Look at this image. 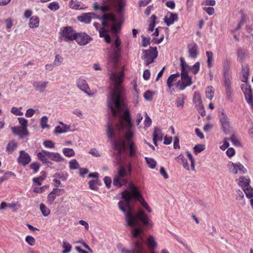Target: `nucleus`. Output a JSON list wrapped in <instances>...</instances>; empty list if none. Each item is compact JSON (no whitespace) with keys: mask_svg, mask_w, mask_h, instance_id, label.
I'll return each instance as SVG.
<instances>
[{"mask_svg":"<svg viewBox=\"0 0 253 253\" xmlns=\"http://www.w3.org/2000/svg\"><path fill=\"white\" fill-rule=\"evenodd\" d=\"M131 171L130 164L126 166L121 165L118 173L113 179V184L118 187L126 184L127 183L126 177L130 175Z\"/></svg>","mask_w":253,"mask_h":253,"instance_id":"nucleus-6","label":"nucleus"},{"mask_svg":"<svg viewBox=\"0 0 253 253\" xmlns=\"http://www.w3.org/2000/svg\"><path fill=\"white\" fill-rule=\"evenodd\" d=\"M18 120L20 125V126L25 128V129H27L28 126V120L23 117L18 118Z\"/></svg>","mask_w":253,"mask_h":253,"instance_id":"nucleus-44","label":"nucleus"},{"mask_svg":"<svg viewBox=\"0 0 253 253\" xmlns=\"http://www.w3.org/2000/svg\"><path fill=\"white\" fill-rule=\"evenodd\" d=\"M62 58L59 55H56L55 57L53 63L56 66H59L62 63Z\"/></svg>","mask_w":253,"mask_h":253,"instance_id":"nucleus-62","label":"nucleus"},{"mask_svg":"<svg viewBox=\"0 0 253 253\" xmlns=\"http://www.w3.org/2000/svg\"><path fill=\"white\" fill-rule=\"evenodd\" d=\"M147 244L150 252L154 251L157 245V242H156L154 238L152 236H150L148 238L147 240Z\"/></svg>","mask_w":253,"mask_h":253,"instance_id":"nucleus-29","label":"nucleus"},{"mask_svg":"<svg viewBox=\"0 0 253 253\" xmlns=\"http://www.w3.org/2000/svg\"><path fill=\"white\" fill-rule=\"evenodd\" d=\"M76 34V32L71 27H65L60 30V39L69 42L75 40Z\"/></svg>","mask_w":253,"mask_h":253,"instance_id":"nucleus-9","label":"nucleus"},{"mask_svg":"<svg viewBox=\"0 0 253 253\" xmlns=\"http://www.w3.org/2000/svg\"><path fill=\"white\" fill-rule=\"evenodd\" d=\"M64 155L68 157H71L75 155V153L74 151L72 148H65L62 151Z\"/></svg>","mask_w":253,"mask_h":253,"instance_id":"nucleus-40","label":"nucleus"},{"mask_svg":"<svg viewBox=\"0 0 253 253\" xmlns=\"http://www.w3.org/2000/svg\"><path fill=\"white\" fill-rule=\"evenodd\" d=\"M187 157L191 162V168L193 170H195V161L194 159L193 158L192 154L188 151L186 152Z\"/></svg>","mask_w":253,"mask_h":253,"instance_id":"nucleus-59","label":"nucleus"},{"mask_svg":"<svg viewBox=\"0 0 253 253\" xmlns=\"http://www.w3.org/2000/svg\"><path fill=\"white\" fill-rule=\"evenodd\" d=\"M224 85L226 90L227 98L228 100H231L232 95V90L231 86L230 78L226 77V78H224Z\"/></svg>","mask_w":253,"mask_h":253,"instance_id":"nucleus-18","label":"nucleus"},{"mask_svg":"<svg viewBox=\"0 0 253 253\" xmlns=\"http://www.w3.org/2000/svg\"><path fill=\"white\" fill-rule=\"evenodd\" d=\"M92 18L99 19L102 20V16L99 17L94 12L85 13L78 16L77 17L78 20L80 22L84 23L85 24L89 23Z\"/></svg>","mask_w":253,"mask_h":253,"instance_id":"nucleus-11","label":"nucleus"},{"mask_svg":"<svg viewBox=\"0 0 253 253\" xmlns=\"http://www.w3.org/2000/svg\"><path fill=\"white\" fill-rule=\"evenodd\" d=\"M48 83L47 81H37L33 83V86L36 90L43 92L47 87Z\"/></svg>","mask_w":253,"mask_h":253,"instance_id":"nucleus-21","label":"nucleus"},{"mask_svg":"<svg viewBox=\"0 0 253 253\" xmlns=\"http://www.w3.org/2000/svg\"><path fill=\"white\" fill-rule=\"evenodd\" d=\"M4 22L7 31L9 32V30L11 28L13 24V20H12V19L9 18L5 19Z\"/></svg>","mask_w":253,"mask_h":253,"instance_id":"nucleus-57","label":"nucleus"},{"mask_svg":"<svg viewBox=\"0 0 253 253\" xmlns=\"http://www.w3.org/2000/svg\"><path fill=\"white\" fill-rule=\"evenodd\" d=\"M48 8L52 11H56L60 8L59 4L57 1H53L48 4Z\"/></svg>","mask_w":253,"mask_h":253,"instance_id":"nucleus-42","label":"nucleus"},{"mask_svg":"<svg viewBox=\"0 0 253 253\" xmlns=\"http://www.w3.org/2000/svg\"><path fill=\"white\" fill-rule=\"evenodd\" d=\"M69 7L74 9L78 10L83 9L81 6L80 2L76 3L73 0H71L69 2Z\"/></svg>","mask_w":253,"mask_h":253,"instance_id":"nucleus-45","label":"nucleus"},{"mask_svg":"<svg viewBox=\"0 0 253 253\" xmlns=\"http://www.w3.org/2000/svg\"><path fill=\"white\" fill-rule=\"evenodd\" d=\"M219 118L223 130L225 133H228L230 129V125L227 116L224 112H221L219 115Z\"/></svg>","mask_w":253,"mask_h":253,"instance_id":"nucleus-12","label":"nucleus"},{"mask_svg":"<svg viewBox=\"0 0 253 253\" xmlns=\"http://www.w3.org/2000/svg\"><path fill=\"white\" fill-rule=\"evenodd\" d=\"M48 118L46 116H44L41 119L40 126L42 129L48 128L49 125L47 124Z\"/></svg>","mask_w":253,"mask_h":253,"instance_id":"nucleus-38","label":"nucleus"},{"mask_svg":"<svg viewBox=\"0 0 253 253\" xmlns=\"http://www.w3.org/2000/svg\"><path fill=\"white\" fill-rule=\"evenodd\" d=\"M142 52L143 54L141 58L144 60L145 64L147 66L154 62L155 59L158 56L156 47H150L147 50L143 49Z\"/></svg>","mask_w":253,"mask_h":253,"instance_id":"nucleus-8","label":"nucleus"},{"mask_svg":"<svg viewBox=\"0 0 253 253\" xmlns=\"http://www.w3.org/2000/svg\"><path fill=\"white\" fill-rule=\"evenodd\" d=\"M156 19V16L155 15H152L151 16V21L150 24L149 25L148 30L149 31L152 32L154 30V27L155 26V20Z\"/></svg>","mask_w":253,"mask_h":253,"instance_id":"nucleus-49","label":"nucleus"},{"mask_svg":"<svg viewBox=\"0 0 253 253\" xmlns=\"http://www.w3.org/2000/svg\"><path fill=\"white\" fill-rule=\"evenodd\" d=\"M92 40V38L85 33H77L75 40L80 45H85L88 44Z\"/></svg>","mask_w":253,"mask_h":253,"instance_id":"nucleus-10","label":"nucleus"},{"mask_svg":"<svg viewBox=\"0 0 253 253\" xmlns=\"http://www.w3.org/2000/svg\"><path fill=\"white\" fill-rule=\"evenodd\" d=\"M108 1L117 5L118 12L121 13L123 7L125 5V2L123 0H108Z\"/></svg>","mask_w":253,"mask_h":253,"instance_id":"nucleus-32","label":"nucleus"},{"mask_svg":"<svg viewBox=\"0 0 253 253\" xmlns=\"http://www.w3.org/2000/svg\"><path fill=\"white\" fill-rule=\"evenodd\" d=\"M21 109L22 107L16 108L15 107H13L11 108V112L15 115L22 116L23 115V113L21 111Z\"/></svg>","mask_w":253,"mask_h":253,"instance_id":"nucleus-54","label":"nucleus"},{"mask_svg":"<svg viewBox=\"0 0 253 253\" xmlns=\"http://www.w3.org/2000/svg\"><path fill=\"white\" fill-rule=\"evenodd\" d=\"M190 71H191L194 74H196L198 73L200 70V62H196L193 66H190Z\"/></svg>","mask_w":253,"mask_h":253,"instance_id":"nucleus-52","label":"nucleus"},{"mask_svg":"<svg viewBox=\"0 0 253 253\" xmlns=\"http://www.w3.org/2000/svg\"><path fill=\"white\" fill-rule=\"evenodd\" d=\"M185 99V97L183 95H182L180 97L177 98L176 102L177 106L178 107H180L181 108H183Z\"/></svg>","mask_w":253,"mask_h":253,"instance_id":"nucleus-51","label":"nucleus"},{"mask_svg":"<svg viewBox=\"0 0 253 253\" xmlns=\"http://www.w3.org/2000/svg\"><path fill=\"white\" fill-rule=\"evenodd\" d=\"M62 247L64 249L62 253H69L72 249V246L67 242L66 240L63 241Z\"/></svg>","mask_w":253,"mask_h":253,"instance_id":"nucleus-35","label":"nucleus"},{"mask_svg":"<svg viewBox=\"0 0 253 253\" xmlns=\"http://www.w3.org/2000/svg\"><path fill=\"white\" fill-rule=\"evenodd\" d=\"M99 32L100 37L104 38V40L105 41V42H106L109 43L110 42V41H111L110 37L109 36V35H108L106 33V31L104 30L103 28H101L100 29H99Z\"/></svg>","mask_w":253,"mask_h":253,"instance_id":"nucleus-37","label":"nucleus"},{"mask_svg":"<svg viewBox=\"0 0 253 253\" xmlns=\"http://www.w3.org/2000/svg\"><path fill=\"white\" fill-rule=\"evenodd\" d=\"M44 180V177L40 176L38 177H35L33 179V182L37 185H41L42 182Z\"/></svg>","mask_w":253,"mask_h":253,"instance_id":"nucleus-63","label":"nucleus"},{"mask_svg":"<svg viewBox=\"0 0 253 253\" xmlns=\"http://www.w3.org/2000/svg\"><path fill=\"white\" fill-rule=\"evenodd\" d=\"M12 132L18 136L20 138H23L26 136L29 135L27 129H25L20 126H13L11 127Z\"/></svg>","mask_w":253,"mask_h":253,"instance_id":"nucleus-15","label":"nucleus"},{"mask_svg":"<svg viewBox=\"0 0 253 253\" xmlns=\"http://www.w3.org/2000/svg\"><path fill=\"white\" fill-rule=\"evenodd\" d=\"M207 56V64L209 68L212 66V62L213 61V54L212 52L208 51L206 52Z\"/></svg>","mask_w":253,"mask_h":253,"instance_id":"nucleus-34","label":"nucleus"},{"mask_svg":"<svg viewBox=\"0 0 253 253\" xmlns=\"http://www.w3.org/2000/svg\"><path fill=\"white\" fill-rule=\"evenodd\" d=\"M35 112V110H34L33 109L29 108L27 110L25 113V116L28 118H30L34 115Z\"/></svg>","mask_w":253,"mask_h":253,"instance_id":"nucleus-64","label":"nucleus"},{"mask_svg":"<svg viewBox=\"0 0 253 253\" xmlns=\"http://www.w3.org/2000/svg\"><path fill=\"white\" fill-rule=\"evenodd\" d=\"M242 89L244 92L245 96L246 101L248 103L251 104V105H253V100L252 99V96L251 94V89L249 88V86H246L245 91L244 90V88L242 87Z\"/></svg>","mask_w":253,"mask_h":253,"instance_id":"nucleus-27","label":"nucleus"},{"mask_svg":"<svg viewBox=\"0 0 253 253\" xmlns=\"http://www.w3.org/2000/svg\"><path fill=\"white\" fill-rule=\"evenodd\" d=\"M176 158L181 161V162L184 169L187 170H189V167L188 166L187 161L182 155H179Z\"/></svg>","mask_w":253,"mask_h":253,"instance_id":"nucleus-39","label":"nucleus"},{"mask_svg":"<svg viewBox=\"0 0 253 253\" xmlns=\"http://www.w3.org/2000/svg\"><path fill=\"white\" fill-rule=\"evenodd\" d=\"M188 53L191 58H196L198 56V46L196 43L188 45Z\"/></svg>","mask_w":253,"mask_h":253,"instance_id":"nucleus-24","label":"nucleus"},{"mask_svg":"<svg viewBox=\"0 0 253 253\" xmlns=\"http://www.w3.org/2000/svg\"><path fill=\"white\" fill-rule=\"evenodd\" d=\"M78 87L89 96H92V94L90 93V88L87 82L84 79L79 78L76 81Z\"/></svg>","mask_w":253,"mask_h":253,"instance_id":"nucleus-13","label":"nucleus"},{"mask_svg":"<svg viewBox=\"0 0 253 253\" xmlns=\"http://www.w3.org/2000/svg\"><path fill=\"white\" fill-rule=\"evenodd\" d=\"M131 192L125 190L122 193L123 201L119 203V208L125 214V220L128 226L132 227L131 231L133 240V248L131 250L122 249V253H144V237L143 229L144 227L152 226L153 223L150 221L147 216L142 211L137 213L130 207V201L134 198L137 200L141 205L149 212L152 210L147 202L142 198L141 194L137 190L136 187L132 184L130 186Z\"/></svg>","mask_w":253,"mask_h":253,"instance_id":"nucleus-2","label":"nucleus"},{"mask_svg":"<svg viewBox=\"0 0 253 253\" xmlns=\"http://www.w3.org/2000/svg\"><path fill=\"white\" fill-rule=\"evenodd\" d=\"M25 241L30 246H34L35 244V239L31 236H26Z\"/></svg>","mask_w":253,"mask_h":253,"instance_id":"nucleus-61","label":"nucleus"},{"mask_svg":"<svg viewBox=\"0 0 253 253\" xmlns=\"http://www.w3.org/2000/svg\"><path fill=\"white\" fill-rule=\"evenodd\" d=\"M40 20L37 16H32L29 21V26L31 28H37L39 26Z\"/></svg>","mask_w":253,"mask_h":253,"instance_id":"nucleus-30","label":"nucleus"},{"mask_svg":"<svg viewBox=\"0 0 253 253\" xmlns=\"http://www.w3.org/2000/svg\"><path fill=\"white\" fill-rule=\"evenodd\" d=\"M250 180L245 177H240L239 179L238 184L242 187L243 190L250 186Z\"/></svg>","mask_w":253,"mask_h":253,"instance_id":"nucleus-31","label":"nucleus"},{"mask_svg":"<svg viewBox=\"0 0 253 253\" xmlns=\"http://www.w3.org/2000/svg\"><path fill=\"white\" fill-rule=\"evenodd\" d=\"M246 52L244 50L239 49L238 50V59L240 61H243L246 56Z\"/></svg>","mask_w":253,"mask_h":253,"instance_id":"nucleus-55","label":"nucleus"},{"mask_svg":"<svg viewBox=\"0 0 253 253\" xmlns=\"http://www.w3.org/2000/svg\"><path fill=\"white\" fill-rule=\"evenodd\" d=\"M44 146L47 148H53L55 147L54 143L50 140H45L43 142Z\"/></svg>","mask_w":253,"mask_h":253,"instance_id":"nucleus-60","label":"nucleus"},{"mask_svg":"<svg viewBox=\"0 0 253 253\" xmlns=\"http://www.w3.org/2000/svg\"><path fill=\"white\" fill-rule=\"evenodd\" d=\"M154 95V93L150 91L147 90L144 94V98L148 101H151L152 100Z\"/></svg>","mask_w":253,"mask_h":253,"instance_id":"nucleus-56","label":"nucleus"},{"mask_svg":"<svg viewBox=\"0 0 253 253\" xmlns=\"http://www.w3.org/2000/svg\"><path fill=\"white\" fill-rule=\"evenodd\" d=\"M49 159L57 163H59L64 160L63 158L58 153L49 152Z\"/></svg>","mask_w":253,"mask_h":253,"instance_id":"nucleus-26","label":"nucleus"},{"mask_svg":"<svg viewBox=\"0 0 253 253\" xmlns=\"http://www.w3.org/2000/svg\"><path fill=\"white\" fill-rule=\"evenodd\" d=\"M124 73L113 72L110 79L113 84L107 98L108 106L114 117H118V123L116 126L109 125L107 135L109 139L114 141L113 148L117 151V159L119 162L121 155L125 150V144L123 136L125 139L129 149V155L134 156L136 148L132 138L134 135L133 124L129 111L126 108L124 90L122 86L123 82Z\"/></svg>","mask_w":253,"mask_h":253,"instance_id":"nucleus-1","label":"nucleus"},{"mask_svg":"<svg viewBox=\"0 0 253 253\" xmlns=\"http://www.w3.org/2000/svg\"><path fill=\"white\" fill-rule=\"evenodd\" d=\"M179 77V74L176 73L171 74L169 76L167 81V84L169 88V91L171 93L172 91L171 87L174 85L176 86V84L178 80V78Z\"/></svg>","mask_w":253,"mask_h":253,"instance_id":"nucleus-16","label":"nucleus"},{"mask_svg":"<svg viewBox=\"0 0 253 253\" xmlns=\"http://www.w3.org/2000/svg\"><path fill=\"white\" fill-rule=\"evenodd\" d=\"M243 191L248 198H252L253 197V189L250 186L246 188Z\"/></svg>","mask_w":253,"mask_h":253,"instance_id":"nucleus-50","label":"nucleus"},{"mask_svg":"<svg viewBox=\"0 0 253 253\" xmlns=\"http://www.w3.org/2000/svg\"><path fill=\"white\" fill-rule=\"evenodd\" d=\"M162 138L163 134L161 130L158 127H155L153 133V140L154 144L157 145V142L159 140H162Z\"/></svg>","mask_w":253,"mask_h":253,"instance_id":"nucleus-25","label":"nucleus"},{"mask_svg":"<svg viewBox=\"0 0 253 253\" xmlns=\"http://www.w3.org/2000/svg\"><path fill=\"white\" fill-rule=\"evenodd\" d=\"M40 209L44 216H48L50 213V210L44 204H41Z\"/></svg>","mask_w":253,"mask_h":253,"instance_id":"nucleus-36","label":"nucleus"},{"mask_svg":"<svg viewBox=\"0 0 253 253\" xmlns=\"http://www.w3.org/2000/svg\"><path fill=\"white\" fill-rule=\"evenodd\" d=\"M206 96L207 98L210 100L212 99L214 96V92L212 89V87L209 86L206 88Z\"/></svg>","mask_w":253,"mask_h":253,"instance_id":"nucleus-43","label":"nucleus"},{"mask_svg":"<svg viewBox=\"0 0 253 253\" xmlns=\"http://www.w3.org/2000/svg\"><path fill=\"white\" fill-rule=\"evenodd\" d=\"M18 163L23 166L28 165L31 161L29 155L24 151H20V155L18 158Z\"/></svg>","mask_w":253,"mask_h":253,"instance_id":"nucleus-14","label":"nucleus"},{"mask_svg":"<svg viewBox=\"0 0 253 253\" xmlns=\"http://www.w3.org/2000/svg\"><path fill=\"white\" fill-rule=\"evenodd\" d=\"M249 71L250 68L248 65L245 66L242 69V74L244 78V80H243V82H246V81H247L249 75Z\"/></svg>","mask_w":253,"mask_h":253,"instance_id":"nucleus-41","label":"nucleus"},{"mask_svg":"<svg viewBox=\"0 0 253 253\" xmlns=\"http://www.w3.org/2000/svg\"><path fill=\"white\" fill-rule=\"evenodd\" d=\"M181 68V79L178 80L176 84V87L180 90H184L187 86L192 84L191 77L188 75L190 67L186 64L183 58H180Z\"/></svg>","mask_w":253,"mask_h":253,"instance_id":"nucleus-5","label":"nucleus"},{"mask_svg":"<svg viewBox=\"0 0 253 253\" xmlns=\"http://www.w3.org/2000/svg\"><path fill=\"white\" fill-rule=\"evenodd\" d=\"M60 125L55 127L54 129V133L58 134L64 133L68 132L69 130V126L67 125L60 122Z\"/></svg>","mask_w":253,"mask_h":253,"instance_id":"nucleus-23","label":"nucleus"},{"mask_svg":"<svg viewBox=\"0 0 253 253\" xmlns=\"http://www.w3.org/2000/svg\"><path fill=\"white\" fill-rule=\"evenodd\" d=\"M223 70H224V78H226V77L230 78L229 74V69L230 66V62L227 59H224L223 61Z\"/></svg>","mask_w":253,"mask_h":253,"instance_id":"nucleus-28","label":"nucleus"},{"mask_svg":"<svg viewBox=\"0 0 253 253\" xmlns=\"http://www.w3.org/2000/svg\"><path fill=\"white\" fill-rule=\"evenodd\" d=\"M195 107L199 113L201 114L202 116L205 115V111L204 110V106L202 105V103L199 102V103H195Z\"/></svg>","mask_w":253,"mask_h":253,"instance_id":"nucleus-48","label":"nucleus"},{"mask_svg":"<svg viewBox=\"0 0 253 253\" xmlns=\"http://www.w3.org/2000/svg\"><path fill=\"white\" fill-rule=\"evenodd\" d=\"M193 102L194 103H199L202 102L201 95L199 92H195L193 96Z\"/></svg>","mask_w":253,"mask_h":253,"instance_id":"nucleus-58","label":"nucleus"},{"mask_svg":"<svg viewBox=\"0 0 253 253\" xmlns=\"http://www.w3.org/2000/svg\"><path fill=\"white\" fill-rule=\"evenodd\" d=\"M131 192L125 190L122 193L123 201L119 203V208L125 214V220L128 226L132 227L131 231L133 240V248L131 250L122 249V253H144V237L143 229L144 227L152 226L153 223L150 221L147 216L142 211L137 213L130 207V201L134 198L137 200L141 205L149 212L152 210L147 202L142 198L141 194L137 190L136 187L132 184L130 186Z\"/></svg>","mask_w":253,"mask_h":253,"instance_id":"nucleus-3","label":"nucleus"},{"mask_svg":"<svg viewBox=\"0 0 253 253\" xmlns=\"http://www.w3.org/2000/svg\"><path fill=\"white\" fill-rule=\"evenodd\" d=\"M205 149V146L203 144H198L195 146L194 147V151L196 154L201 152L204 151Z\"/></svg>","mask_w":253,"mask_h":253,"instance_id":"nucleus-53","label":"nucleus"},{"mask_svg":"<svg viewBox=\"0 0 253 253\" xmlns=\"http://www.w3.org/2000/svg\"><path fill=\"white\" fill-rule=\"evenodd\" d=\"M121 44V41L119 38L116 39L115 44L111 46L109 51V61L116 64L119 59L121 55V48L119 47Z\"/></svg>","mask_w":253,"mask_h":253,"instance_id":"nucleus-7","label":"nucleus"},{"mask_svg":"<svg viewBox=\"0 0 253 253\" xmlns=\"http://www.w3.org/2000/svg\"><path fill=\"white\" fill-rule=\"evenodd\" d=\"M231 165L232 166V167L231 168L230 170L231 172L234 174H237L239 172L244 173L247 171V170L240 163H232Z\"/></svg>","mask_w":253,"mask_h":253,"instance_id":"nucleus-20","label":"nucleus"},{"mask_svg":"<svg viewBox=\"0 0 253 253\" xmlns=\"http://www.w3.org/2000/svg\"><path fill=\"white\" fill-rule=\"evenodd\" d=\"M63 191V189L55 188L47 196V202L52 205L57 197L61 195V192Z\"/></svg>","mask_w":253,"mask_h":253,"instance_id":"nucleus-17","label":"nucleus"},{"mask_svg":"<svg viewBox=\"0 0 253 253\" xmlns=\"http://www.w3.org/2000/svg\"><path fill=\"white\" fill-rule=\"evenodd\" d=\"M145 160L149 168L151 169L155 168L157 163L153 159L146 157Z\"/></svg>","mask_w":253,"mask_h":253,"instance_id":"nucleus-46","label":"nucleus"},{"mask_svg":"<svg viewBox=\"0 0 253 253\" xmlns=\"http://www.w3.org/2000/svg\"><path fill=\"white\" fill-rule=\"evenodd\" d=\"M92 7L94 10H100L103 14L102 16V24L104 26L106 25V22L107 21L113 22L111 26V30L114 33H117L121 29V23L116 22L115 16L113 14H106L105 12L109 11L110 7L106 4L100 5L97 2H94L92 4Z\"/></svg>","mask_w":253,"mask_h":253,"instance_id":"nucleus-4","label":"nucleus"},{"mask_svg":"<svg viewBox=\"0 0 253 253\" xmlns=\"http://www.w3.org/2000/svg\"><path fill=\"white\" fill-rule=\"evenodd\" d=\"M17 145L15 141L12 140L9 142L6 146V151L9 153H11L17 147Z\"/></svg>","mask_w":253,"mask_h":253,"instance_id":"nucleus-33","label":"nucleus"},{"mask_svg":"<svg viewBox=\"0 0 253 253\" xmlns=\"http://www.w3.org/2000/svg\"><path fill=\"white\" fill-rule=\"evenodd\" d=\"M79 164L76 159L71 160L69 162V168L71 169H76L79 168Z\"/></svg>","mask_w":253,"mask_h":253,"instance_id":"nucleus-47","label":"nucleus"},{"mask_svg":"<svg viewBox=\"0 0 253 253\" xmlns=\"http://www.w3.org/2000/svg\"><path fill=\"white\" fill-rule=\"evenodd\" d=\"M178 20V16L176 14L171 12H168L164 18V22L167 26L172 24L175 21Z\"/></svg>","mask_w":253,"mask_h":253,"instance_id":"nucleus-22","label":"nucleus"},{"mask_svg":"<svg viewBox=\"0 0 253 253\" xmlns=\"http://www.w3.org/2000/svg\"><path fill=\"white\" fill-rule=\"evenodd\" d=\"M38 159L44 164H48L50 163L49 159V151L42 150L41 152L37 153Z\"/></svg>","mask_w":253,"mask_h":253,"instance_id":"nucleus-19","label":"nucleus"}]
</instances>
